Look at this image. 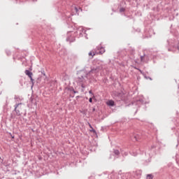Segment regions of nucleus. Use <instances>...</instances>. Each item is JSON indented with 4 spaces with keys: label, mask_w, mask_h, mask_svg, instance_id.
<instances>
[{
    "label": "nucleus",
    "mask_w": 179,
    "mask_h": 179,
    "mask_svg": "<svg viewBox=\"0 0 179 179\" xmlns=\"http://www.w3.org/2000/svg\"><path fill=\"white\" fill-rule=\"evenodd\" d=\"M114 153L116 155V156H118V155H120V151L118 150H114Z\"/></svg>",
    "instance_id": "obj_10"
},
{
    "label": "nucleus",
    "mask_w": 179,
    "mask_h": 179,
    "mask_svg": "<svg viewBox=\"0 0 179 179\" xmlns=\"http://www.w3.org/2000/svg\"><path fill=\"white\" fill-rule=\"evenodd\" d=\"M78 82H83V77L82 78H78Z\"/></svg>",
    "instance_id": "obj_11"
},
{
    "label": "nucleus",
    "mask_w": 179,
    "mask_h": 179,
    "mask_svg": "<svg viewBox=\"0 0 179 179\" xmlns=\"http://www.w3.org/2000/svg\"><path fill=\"white\" fill-rule=\"evenodd\" d=\"M143 58H145L144 56H141V59L142 62L143 61Z\"/></svg>",
    "instance_id": "obj_15"
},
{
    "label": "nucleus",
    "mask_w": 179,
    "mask_h": 179,
    "mask_svg": "<svg viewBox=\"0 0 179 179\" xmlns=\"http://www.w3.org/2000/svg\"><path fill=\"white\" fill-rule=\"evenodd\" d=\"M89 101H90V103H92L93 102V99L92 98H90Z\"/></svg>",
    "instance_id": "obj_13"
},
{
    "label": "nucleus",
    "mask_w": 179,
    "mask_h": 179,
    "mask_svg": "<svg viewBox=\"0 0 179 179\" xmlns=\"http://www.w3.org/2000/svg\"><path fill=\"white\" fill-rule=\"evenodd\" d=\"M141 135L139 134L134 135V139H136V141H141Z\"/></svg>",
    "instance_id": "obj_5"
},
{
    "label": "nucleus",
    "mask_w": 179,
    "mask_h": 179,
    "mask_svg": "<svg viewBox=\"0 0 179 179\" xmlns=\"http://www.w3.org/2000/svg\"><path fill=\"white\" fill-rule=\"evenodd\" d=\"M106 52V50H104V48H101L99 49V54H104Z\"/></svg>",
    "instance_id": "obj_7"
},
{
    "label": "nucleus",
    "mask_w": 179,
    "mask_h": 179,
    "mask_svg": "<svg viewBox=\"0 0 179 179\" xmlns=\"http://www.w3.org/2000/svg\"><path fill=\"white\" fill-rule=\"evenodd\" d=\"M17 107H19V103L16 106V107L15 108V111H16V110H17Z\"/></svg>",
    "instance_id": "obj_14"
},
{
    "label": "nucleus",
    "mask_w": 179,
    "mask_h": 179,
    "mask_svg": "<svg viewBox=\"0 0 179 179\" xmlns=\"http://www.w3.org/2000/svg\"><path fill=\"white\" fill-rule=\"evenodd\" d=\"M96 52H94V50L90 51L88 53L89 57H92V58H93V57H94V55H96Z\"/></svg>",
    "instance_id": "obj_1"
},
{
    "label": "nucleus",
    "mask_w": 179,
    "mask_h": 179,
    "mask_svg": "<svg viewBox=\"0 0 179 179\" xmlns=\"http://www.w3.org/2000/svg\"><path fill=\"white\" fill-rule=\"evenodd\" d=\"M12 138L14 139V138H15V136H12Z\"/></svg>",
    "instance_id": "obj_17"
},
{
    "label": "nucleus",
    "mask_w": 179,
    "mask_h": 179,
    "mask_svg": "<svg viewBox=\"0 0 179 179\" xmlns=\"http://www.w3.org/2000/svg\"><path fill=\"white\" fill-rule=\"evenodd\" d=\"M90 94H92V97H94V94H93V92H92V90L89 91Z\"/></svg>",
    "instance_id": "obj_12"
},
{
    "label": "nucleus",
    "mask_w": 179,
    "mask_h": 179,
    "mask_svg": "<svg viewBox=\"0 0 179 179\" xmlns=\"http://www.w3.org/2000/svg\"><path fill=\"white\" fill-rule=\"evenodd\" d=\"M124 10H125V9H124V8L120 9V12H124Z\"/></svg>",
    "instance_id": "obj_16"
},
{
    "label": "nucleus",
    "mask_w": 179,
    "mask_h": 179,
    "mask_svg": "<svg viewBox=\"0 0 179 179\" xmlns=\"http://www.w3.org/2000/svg\"><path fill=\"white\" fill-rule=\"evenodd\" d=\"M88 125L90 128H91V129L90 130V132H93L94 134H96V130L93 129V127H92V124H90V123H88Z\"/></svg>",
    "instance_id": "obj_4"
},
{
    "label": "nucleus",
    "mask_w": 179,
    "mask_h": 179,
    "mask_svg": "<svg viewBox=\"0 0 179 179\" xmlns=\"http://www.w3.org/2000/svg\"><path fill=\"white\" fill-rule=\"evenodd\" d=\"M102 67L99 66V67H96V69H92L91 70V72H94V71H96V72H99V71H100Z\"/></svg>",
    "instance_id": "obj_6"
},
{
    "label": "nucleus",
    "mask_w": 179,
    "mask_h": 179,
    "mask_svg": "<svg viewBox=\"0 0 179 179\" xmlns=\"http://www.w3.org/2000/svg\"><path fill=\"white\" fill-rule=\"evenodd\" d=\"M29 79L31 80V82L32 86H33L34 85V79H33L32 76L29 77Z\"/></svg>",
    "instance_id": "obj_9"
},
{
    "label": "nucleus",
    "mask_w": 179,
    "mask_h": 179,
    "mask_svg": "<svg viewBox=\"0 0 179 179\" xmlns=\"http://www.w3.org/2000/svg\"><path fill=\"white\" fill-rule=\"evenodd\" d=\"M147 179H153V176L151 174L147 175Z\"/></svg>",
    "instance_id": "obj_8"
},
{
    "label": "nucleus",
    "mask_w": 179,
    "mask_h": 179,
    "mask_svg": "<svg viewBox=\"0 0 179 179\" xmlns=\"http://www.w3.org/2000/svg\"><path fill=\"white\" fill-rule=\"evenodd\" d=\"M25 74L29 76V78H31L33 76V73L30 72L29 70L25 71Z\"/></svg>",
    "instance_id": "obj_2"
},
{
    "label": "nucleus",
    "mask_w": 179,
    "mask_h": 179,
    "mask_svg": "<svg viewBox=\"0 0 179 179\" xmlns=\"http://www.w3.org/2000/svg\"><path fill=\"white\" fill-rule=\"evenodd\" d=\"M106 104H107L108 106H114V101H113V100L108 101L106 102Z\"/></svg>",
    "instance_id": "obj_3"
}]
</instances>
